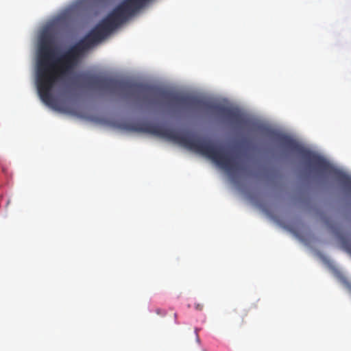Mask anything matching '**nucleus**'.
Masks as SVG:
<instances>
[{"label":"nucleus","mask_w":351,"mask_h":351,"mask_svg":"<svg viewBox=\"0 0 351 351\" xmlns=\"http://www.w3.org/2000/svg\"><path fill=\"white\" fill-rule=\"evenodd\" d=\"M160 97L171 106L198 108L202 106L203 102L193 97L180 95L167 91H161Z\"/></svg>","instance_id":"nucleus-7"},{"label":"nucleus","mask_w":351,"mask_h":351,"mask_svg":"<svg viewBox=\"0 0 351 351\" xmlns=\"http://www.w3.org/2000/svg\"><path fill=\"white\" fill-rule=\"evenodd\" d=\"M327 231L337 238L345 247L351 239L350 221H324Z\"/></svg>","instance_id":"nucleus-6"},{"label":"nucleus","mask_w":351,"mask_h":351,"mask_svg":"<svg viewBox=\"0 0 351 351\" xmlns=\"http://www.w3.org/2000/svg\"><path fill=\"white\" fill-rule=\"evenodd\" d=\"M141 130L172 140L190 150L208 158L217 165L228 171H234L239 169L234 159L225 153L221 147L215 145L209 139L180 133L157 125H145L141 128Z\"/></svg>","instance_id":"nucleus-2"},{"label":"nucleus","mask_w":351,"mask_h":351,"mask_svg":"<svg viewBox=\"0 0 351 351\" xmlns=\"http://www.w3.org/2000/svg\"><path fill=\"white\" fill-rule=\"evenodd\" d=\"M337 178L338 181L341 183L342 186L351 192V178L347 176L345 173L341 172H338L337 173Z\"/></svg>","instance_id":"nucleus-11"},{"label":"nucleus","mask_w":351,"mask_h":351,"mask_svg":"<svg viewBox=\"0 0 351 351\" xmlns=\"http://www.w3.org/2000/svg\"><path fill=\"white\" fill-rule=\"evenodd\" d=\"M280 145L291 151L298 152L309 169L320 173H330L332 167L322 156L304 149L295 141L287 136H280L278 138Z\"/></svg>","instance_id":"nucleus-5"},{"label":"nucleus","mask_w":351,"mask_h":351,"mask_svg":"<svg viewBox=\"0 0 351 351\" xmlns=\"http://www.w3.org/2000/svg\"><path fill=\"white\" fill-rule=\"evenodd\" d=\"M86 82L88 85L92 88L110 90L112 93L122 91L131 96L144 95L146 100L148 99V95L154 92V88L147 85L99 76H89L87 77Z\"/></svg>","instance_id":"nucleus-3"},{"label":"nucleus","mask_w":351,"mask_h":351,"mask_svg":"<svg viewBox=\"0 0 351 351\" xmlns=\"http://www.w3.org/2000/svg\"><path fill=\"white\" fill-rule=\"evenodd\" d=\"M95 45L86 35L59 58L54 59V49L47 39L41 40L36 66V85L41 100L49 105L53 101L52 90L56 84L69 75L82 56Z\"/></svg>","instance_id":"nucleus-1"},{"label":"nucleus","mask_w":351,"mask_h":351,"mask_svg":"<svg viewBox=\"0 0 351 351\" xmlns=\"http://www.w3.org/2000/svg\"><path fill=\"white\" fill-rule=\"evenodd\" d=\"M5 202V206L8 207V204H10V200L8 198H5L3 196H1L0 197V204L2 203L3 202Z\"/></svg>","instance_id":"nucleus-12"},{"label":"nucleus","mask_w":351,"mask_h":351,"mask_svg":"<svg viewBox=\"0 0 351 351\" xmlns=\"http://www.w3.org/2000/svg\"><path fill=\"white\" fill-rule=\"evenodd\" d=\"M87 36L95 45H97L107 36L98 25L94 27Z\"/></svg>","instance_id":"nucleus-10"},{"label":"nucleus","mask_w":351,"mask_h":351,"mask_svg":"<svg viewBox=\"0 0 351 351\" xmlns=\"http://www.w3.org/2000/svg\"><path fill=\"white\" fill-rule=\"evenodd\" d=\"M156 313H157L158 315H164V313H164V312H163V311H162V310H161V309H160V308L156 309Z\"/></svg>","instance_id":"nucleus-13"},{"label":"nucleus","mask_w":351,"mask_h":351,"mask_svg":"<svg viewBox=\"0 0 351 351\" xmlns=\"http://www.w3.org/2000/svg\"><path fill=\"white\" fill-rule=\"evenodd\" d=\"M206 106L208 109L215 111L218 114L224 117L232 123L241 126L245 123L243 117L236 109L221 106Z\"/></svg>","instance_id":"nucleus-9"},{"label":"nucleus","mask_w":351,"mask_h":351,"mask_svg":"<svg viewBox=\"0 0 351 351\" xmlns=\"http://www.w3.org/2000/svg\"><path fill=\"white\" fill-rule=\"evenodd\" d=\"M149 0H124L117 6L97 25L108 36L136 12L143 8Z\"/></svg>","instance_id":"nucleus-4"},{"label":"nucleus","mask_w":351,"mask_h":351,"mask_svg":"<svg viewBox=\"0 0 351 351\" xmlns=\"http://www.w3.org/2000/svg\"><path fill=\"white\" fill-rule=\"evenodd\" d=\"M276 224L301 240H305L311 235L310 228L304 221H275Z\"/></svg>","instance_id":"nucleus-8"},{"label":"nucleus","mask_w":351,"mask_h":351,"mask_svg":"<svg viewBox=\"0 0 351 351\" xmlns=\"http://www.w3.org/2000/svg\"><path fill=\"white\" fill-rule=\"evenodd\" d=\"M174 317L176 319V317H177V314L176 313H174Z\"/></svg>","instance_id":"nucleus-14"}]
</instances>
